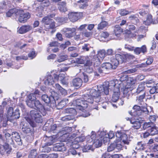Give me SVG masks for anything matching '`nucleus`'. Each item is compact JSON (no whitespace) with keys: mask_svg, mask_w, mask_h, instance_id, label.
Listing matches in <instances>:
<instances>
[{"mask_svg":"<svg viewBox=\"0 0 158 158\" xmlns=\"http://www.w3.org/2000/svg\"><path fill=\"white\" fill-rule=\"evenodd\" d=\"M67 55H61L59 56L58 59L55 61V62H61L68 59Z\"/></svg>","mask_w":158,"mask_h":158,"instance_id":"41","label":"nucleus"},{"mask_svg":"<svg viewBox=\"0 0 158 158\" xmlns=\"http://www.w3.org/2000/svg\"><path fill=\"white\" fill-rule=\"evenodd\" d=\"M124 87L123 86L122 81L117 79H114L109 82H105L102 85H100L97 86L98 90L92 88L87 90V93H89L92 99H94L95 107H93V109L98 110V105L101 104L106 103L104 99L101 97L102 95L104 94L107 95L109 94V89L112 90L113 91L118 89L121 90L124 89Z\"/></svg>","mask_w":158,"mask_h":158,"instance_id":"1","label":"nucleus"},{"mask_svg":"<svg viewBox=\"0 0 158 158\" xmlns=\"http://www.w3.org/2000/svg\"><path fill=\"white\" fill-rule=\"evenodd\" d=\"M85 139V137L84 136H79L76 137L74 139V141L78 143L83 141Z\"/></svg>","mask_w":158,"mask_h":158,"instance_id":"60","label":"nucleus"},{"mask_svg":"<svg viewBox=\"0 0 158 158\" xmlns=\"http://www.w3.org/2000/svg\"><path fill=\"white\" fill-rule=\"evenodd\" d=\"M53 77H54L55 80L56 81L58 80L60 81L65 78V75L64 74H60L58 75L55 73H53Z\"/></svg>","mask_w":158,"mask_h":158,"instance_id":"40","label":"nucleus"},{"mask_svg":"<svg viewBox=\"0 0 158 158\" xmlns=\"http://www.w3.org/2000/svg\"><path fill=\"white\" fill-rule=\"evenodd\" d=\"M96 134L94 132L92 131L91 135L86 137V140L88 143H92V146L96 148H98L101 146L102 142L100 140L96 139Z\"/></svg>","mask_w":158,"mask_h":158,"instance_id":"7","label":"nucleus"},{"mask_svg":"<svg viewBox=\"0 0 158 158\" xmlns=\"http://www.w3.org/2000/svg\"><path fill=\"white\" fill-rule=\"evenodd\" d=\"M152 22V16L151 15H147L146 20L143 21V23L146 25H150Z\"/></svg>","mask_w":158,"mask_h":158,"instance_id":"38","label":"nucleus"},{"mask_svg":"<svg viewBox=\"0 0 158 158\" xmlns=\"http://www.w3.org/2000/svg\"><path fill=\"white\" fill-rule=\"evenodd\" d=\"M149 131L150 132V135H154L157 134L158 131L153 126H152Z\"/></svg>","mask_w":158,"mask_h":158,"instance_id":"56","label":"nucleus"},{"mask_svg":"<svg viewBox=\"0 0 158 158\" xmlns=\"http://www.w3.org/2000/svg\"><path fill=\"white\" fill-rule=\"evenodd\" d=\"M120 94V89H118L114 91L111 101L114 102H116L118 100Z\"/></svg>","mask_w":158,"mask_h":158,"instance_id":"22","label":"nucleus"},{"mask_svg":"<svg viewBox=\"0 0 158 158\" xmlns=\"http://www.w3.org/2000/svg\"><path fill=\"white\" fill-rule=\"evenodd\" d=\"M94 99L91 97L89 93L84 95L83 97L81 99H77L73 102V104L76 105V109L73 108H69L65 110V112L66 113L71 114V116L73 117L77 114V110H82L84 108L88 107V103L94 104Z\"/></svg>","mask_w":158,"mask_h":158,"instance_id":"2","label":"nucleus"},{"mask_svg":"<svg viewBox=\"0 0 158 158\" xmlns=\"http://www.w3.org/2000/svg\"><path fill=\"white\" fill-rule=\"evenodd\" d=\"M53 74L52 73L50 75H48L46 77L44 83L46 85H52L56 80H55L54 77L53 78Z\"/></svg>","mask_w":158,"mask_h":158,"instance_id":"15","label":"nucleus"},{"mask_svg":"<svg viewBox=\"0 0 158 158\" xmlns=\"http://www.w3.org/2000/svg\"><path fill=\"white\" fill-rule=\"evenodd\" d=\"M88 58L87 56H81L72 60L71 62L79 64H84L85 63V64L87 62V61H89L88 59Z\"/></svg>","mask_w":158,"mask_h":158,"instance_id":"14","label":"nucleus"},{"mask_svg":"<svg viewBox=\"0 0 158 158\" xmlns=\"http://www.w3.org/2000/svg\"><path fill=\"white\" fill-rule=\"evenodd\" d=\"M108 24L105 21H102L98 25V30L103 29L106 27Z\"/></svg>","mask_w":158,"mask_h":158,"instance_id":"44","label":"nucleus"},{"mask_svg":"<svg viewBox=\"0 0 158 158\" xmlns=\"http://www.w3.org/2000/svg\"><path fill=\"white\" fill-rule=\"evenodd\" d=\"M53 149L55 151H64L66 148L63 143H58L53 146Z\"/></svg>","mask_w":158,"mask_h":158,"instance_id":"17","label":"nucleus"},{"mask_svg":"<svg viewBox=\"0 0 158 158\" xmlns=\"http://www.w3.org/2000/svg\"><path fill=\"white\" fill-rule=\"evenodd\" d=\"M36 96L34 95V94L31 93L29 94L26 101L27 105L29 107H32L33 106L32 103L36 100Z\"/></svg>","mask_w":158,"mask_h":158,"instance_id":"16","label":"nucleus"},{"mask_svg":"<svg viewBox=\"0 0 158 158\" xmlns=\"http://www.w3.org/2000/svg\"><path fill=\"white\" fill-rule=\"evenodd\" d=\"M55 136L53 135L48 137V141H50L47 143V144L48 145H51L54 142H55V139H54Z\"/></svg>","mask_w":158,"mask_h":158,"instance_id":"51","label":"nucleus"},{"mask_svg":"<svg viewBox=\"0 0 158 158\" xmlns=\"http://www.w3.org/2000/svg\"><path fill=\"white\" fill-rule=\"evenodd\" d=\"M137 120H135L133 119L130 120L131 123L132 124V127L136 129H138L141 127V123L139 120V118L137 117Z\"/></svg>","mask_w":158,"mask_h":158,"instance_id":"19","label":"nucleus"},{"mask_svg":"<svg viewBox=\"0 0 158 158\" xmlns=\"http://www.w3.org/2000/svg\"><path fill=\"white\" fill-rule=\"evenodd\" d=\"M125 56V61L127 60L133 59L134 58V56L130 54L127 53L124 54Z\"/></svg>","mask_w":158,"mask_h":158,"instance_id":"63","label":"nucleus"},{"mask_svg":"<svg viewBox=\"0 0 158 158\" xmlns=\"http://www.w3.org/2000/svg\"><path fill=\"white\" fill-rule=\"evenodd\" d=\"M114 31L115 35L118 36V35L123 32V30L119 25H116L114 27Z\"/></svg>","mask_w":158,"mask_h":158,"instance_id":"32","label":"nucleus"},{"mask_svg":"<svg viewBox=\"0 0 158 158\" xmlns=\"http://www.w3.org/2000/svg\"><path fill=\"white\" fill-rule=\"evenodd\" d=\"M150 93L151 94H154L155 92H158V84H157L156 86L152 87L150 90Z\"/></svg>","mask_w":158,"mask_h":158,"instance_id":"50","label":"nucleus"},{"mask_svg":"<svg viewBox=\"0 0 158 158\" xmlns=\"http://www.w3.org/2000/svg\"><path fill=\"white\" fill-rule=\"evenodd\" d=\"M55 23L53 20L52 21H50L48 24L44 26L45 30H48L50 29H53L55 27Z\"/></svg>","mask_w":158,"mask_h":158,"instance_id":"36","label":"nucleus"},{"mask_svg":"<svg viewBox=\"0 0 158 158\" xmlns=\"http://www.w3.org/2000/svg\"><path fill=\"white\" fill-rule=\"evenodd\" d=\"M74 117L73 116L67 115L62 117L61 118V120L63 121H68L71 120H73L74 119Z\"/></svg>","mask_w":158,"mask_h":158,"instance_id":"49","label":"nucleus"},{"mask_svg":"<svg viewBox=\"0 0 158 158\" xmlns=\"http://www.w3.org/2000/svg\"><path fill=\"white\" fill-rule=\"evenodd\" d=\"M58 127L57 126L56 124L53 125L51 127V131H53V133H58L59 131Z\"/></svg>","mask_w":158,"mask_h":158,"instance_id":"58","label":"nucleus"},{"mask_svg":"<svg viewBox=\"0 0 158 158\" xmlns=\"http://www.w3.org/2000/svg\"><path fill=\"white\" fill-rule=\"evenodd\" d=\"M32 28V27L29 25H23L18 29L17 32L21 34H24L31 30Z\"/></svg>","mask_w":158,"mask_h":158,"instance_id":"18","label":"nucleus"},{"mask_svg":"<svg viewBox=\"0 0 158 158\" xmlns=\"http://www.w3.org/2000/svg\"><path fill=\"white\" fill-rule=\"evenodd\" d=\"M152 126H154V124L152 123L146 122L143 124V128L144 129H145L149 127L151 128Z\"/></svg>","mask_w":158,"mask_h":158,"instance_id":"54","label":"nucleus"},{"mask_svg":"<svg viewBox=\"0 0 158 158\" xmlns=\"http://www.w3.org/2000/svg\"><path fill=\"white\" fill-rule=\"evenodd\" d=\"M134 50V52L136 54H139L141 52L144 53L146 52V48L145 45H143L141 48H136Z\"/></svg>","mask_w":158,"mask_h":158,"instance_id":"23","label":"nucleus"},{"mask_svg":"<svg viewBox=\"0 0 158 158\" xmlns=\"http://www.w3.org/2000/svg\"><path fill=\"white\" fill-rule=\"evenodd\" d=\"M128 29L126 30L125 32V39L128 40L129 38H136L137 34L139 33H145L147 31V29L146 27L144 26H142L138 30H136L134 32H132L131 31H133L135 29V27L133 25H128L127 26Z\"/></svg>","mask_w":158,"mask_h":158,"instance_id":"3","label":"nucleus"},{"mask_svg":"<svg viewBox=\"0 0 158 158\" xmlns=\"http://www.w3.org/2000/svg\"><path fill=\"white\" fill-rule=\"evenodd\" d=\"M77 135H78L75 133H69L67 138V140L72 141V140Z\"/></svg>","mask_w":158,"mask_h":158,"instance_id":"55","label":"nucleus"},{"mask_svg":"<svg viewBox=\"0 0 158 158\" xmlns=\"http://www.w3.org/2000/svg\"><path fill=\"white\" fill-rule=\"evenodd\" d=\"M57 157L56 154H50L48 155L46 154H42L39 155L37 158H55Z\"/></svg>","mask_w":158,"mask_h":158,"instance_id":"33","label":"nucleus"},{"mask_svg":"<svg viewBox=\"0 0 158 158\" xmlns=\"http://www.w3.org/2000/svg\"><path fill=\"white\" fill-rule=\"evenodd\" d=\"M145 94L144 92L142 95H140L138 97H137V98L136 99L137 102L139 103H141L143 102V99L145 96Z\"/></svg>","mask_w":158,"mask_h":158,"instance_id":"57","label":"nucleus"},{"mask_svg":"<svg viewBox=\"0 0 158 158\" xmlns=\"http://www.w3.org/2000/svg\"><path fill=\"white\" fill-rule=\"evenodd\" d=\"M106 54V51L104 50H102L98 52V56L102 59H103L104 58Z\"/></svg>","mask_w":158,"mask_h":158,"instance_id":"47","label":"nucleus"},{"mask_svg":"<svg viewBox=\"0 0 158 158\" xmlns=\"http://www.w3.org/2000/svg\"><path fill=\"white\" fill-rule=\"evenodd\" d=\"M36 54L34 50L30 52L28 54V57L31 59H32L34 58L36 56Z\"/></svg>","mask_w":158,"mask_h":158,"instance_id":"59","label":"nucleus"},{"mask_svg":"<svg viewBox=\"0 0 158 158\" xmlns=\"http://www.w3.org/2000/svg\"><path fill=\"white\" fill-rule=\"evenodd\" d=\"M87 0H81L77 2V4L80 8L84 9L87 6Z\"/></svg>","mask_w":158,"mask_h":158,"instance_id":"30","label":"nucleus"},{"mask_svg":"<svg viewBox=\"0 0 158 158\" xmlns=\"http://www.w3.org/2000/svg\"><path fill=\"white\" fill-rule=\"evenodd\" d=\"M58 8L61 12H65L67 10L66 3L64 2H60L58 3Z\"/></svg>","mask_w":158,"mask_h":158,"instance_id":"24","label":"nucleus"},{"mask_svg":"<svg viewBox=\"0 0 158 158\" xmlns=\"http://www.w3.org/2000/svg\"><path fill=\"white\" fill-rule=\"evenodd\" d=\"M92 64V62H91L90 60L87 61V62L85 64L86 66V71L88 73H90L93 71Z\"/></svg>","mask_w":158,"mask_h":158,"instance_id":"31","label":"nucleus"},{"mask_svg":"<svg viewBox=\"0 0 158 158\" xmlns=\"http://www.w3.org/2000/svg\"><path fill=\"white\" fill-rule=\"evenodd\" d=\"M53 86L58 90L59 92L62 95L65 96L67 95V92L59 84H56L55 85V86Z\"/></svg>","mask_w":158,"mask_h":158,"instance_id":"26","label":"nucleus"},{"mask_svg":"<svg viewBox=\"0 0 158 158\" xmlns=\"http://www.w3.org/2000/svg\"><path fill=\"white\" fill-rule=\"evenodd\" d=\"M18 10L15 8L10 10L6 13V16L8 17L13 16L14 17H16L17 15V11Z\"/></svg>","mask_w":158,"mask_h":158,"instance_id":"21","label":"nucleus"},{"mask_svg":"<svg viewBox=\"0 0 158 158\" xmlns=\"http://www.w3.org/2000/svg\"><path fill=\"white\" fill-rule=\"evenodd\" d=\"M5 136L6 139V142H8L10 144H13V140L12 139L11 136L10 134L6 132L5 134Z\"/></svg>","mask_w":158,"mask_h":158,"instance_id":"35","label":"nucleus"},{"mask_svg":"<svg viewBox=\"0 0 158 158\" xmlns=\"http://www.w3.org/2000/svg\"><path fill=\"white\" fill-rule=\"evenodd\" d=\"M52 19L49 18L48 16H45L44 17L42 20V22L44 24V26L48 24V23L50 21H52Z\"/></svg>","mask_w":158,"mask_h":158,"instance_id":"43","label":"nucleus"},{"mask_svg":"<svg viewBox=\"0 0 158 158\" xmlns=\"http://www.w3.org/2000/svg\"><path fill=\"white\" fill-rule=\"evenodd\" d=\"M17 13V15L16 18H18V20L20 23H25L30 17L29 13H24L22 10H18Z\"/></svg>","mask_w":158,"mask_h":158,"instance_id":"9","label":"nucleus"},{"mask_svg":"<svg viewBox=\"0 0 158 158\" xmlns=\"http://www.w3.org/2000/svg\"><path fill=\"white\" fill-rule=\"evenodd\" d=\"M93 146L91 145H89L87 144L85 146H84V148L82 149L83 152H86L88 150L91 149Z\"/></svg>","mask_w":158,"mask_h":158,"instance_id":"62","label":"nucleus"},{"mask_svg":"<svg viewBox=\"0 0 158 158\" xmlns=\"http://www.w3.org/2000/svg\"><path fill=\"white\" fill-rule=\"evenodd\" d=\"M119 13L122 16H124L129 14V12L125 9H121L119 11Z\"/></svg>","mask_w":158,"mask_h":158,"instance_id":"64","label":"nucleus"},{"mask_svg":"<svg viewBox=\"0 0 158 158\" xmlns=\"http://www.w3.org/2000/svg\"><path fill=\"white\" fill-rule=\"evenodd\" d=\"M6 116L7 121L13 122L20 117L19 110L17 109L14 112L13 108L10 107L7 110Z\"/></svg>","mask_w":158,"mask_h":158,"instance_id":"5","label":"nucleus"},{"mask_svg":"<svg viewBox=\"0 0 158 158\" xmlns=\"http://www.w3.org/2000/svg\"><path fill=\"white\" fill-rule=\"evenodd\" d=\"M55 20L59 24H61L66 22L67 20V18L63 17H57L56 18Z\"/></svg>","mask_w":158,"mask_h":158,"instance_id":"42","label":"nucleus"},{"mask_svg":"<svg viewBox=\"0 0 158 158\" xmlns=\"http://www.w3.org/2000/svg\"><path fill=\"white\" fill-rule=\"evenodd\" d=\"M125 58V57L124 54H116L115 55V58L112 59V64L114 65V68L116 69L119 64L126 62Z\"/></svg>","mask_w":158,"mask_h":158,"instance_id":"10","label":"nucleus"},{"mask_svg":"<svg viewBox=\"0 0 158 158\" xmlns=\"http://www.w3.org/2000/svg\"><path fill=\"white\" fill-rule=\"evenodd\" d=\"M145 85V82L139 84L137 89L136 93L137 94H139L141 92H143V93L144 92L145 93L144 91Z\"/></svg>","mask_w":158,"mask_h":158,"instance_id":"28","label":"nucleus"},{"mask_svg":"<svg viewBox=\"0 0 158 158\" xmlns=\"http://www.w3.org/2000/svg\"><path fill=\"white\" fill-rule=\"evenodd\" d=\"M44 8L42 6H40L38 7L36 9V15L39 17L42 16V12L44 10Z\"/></svg>","mask_w":158,"mask_h":158,"instance_id":"34","label":"nucleus"},{"mask_svg":"<svg viewBox=\"0 0 158 158\" xmlns=\"http://www.w3.org/2000/svg\"><path fill=\"white\" fill-rule=\"evenodd\" d=\"M133 109L135 110L134 112L135 114H136L137 115H139V113L140 112L141 107L137 105H135L133 107Z\"/></svg>","mask_w":158,"mask_h":158,"instance_id":"53","label":"nucleus"},{"mask_svg":"<svg viewBox=\"0 0 158 158\" xmlns=\"http://www.w3.org/2000/svg\"><path fill=\"white\" fill-rule=\"evenodd\" d=\"M33 106L31 108L35 106L38 109L37 110H40L41 114L43 116H45L46 114V111L43 105L39 101L37 100H36L32 103Z\"/></svg>","mask_w":158,"mask_h":158,"instance_id":"12","label":"nucleus"},{"mask_svg":"<svg viewBox=\"0 0 158 158\" xmlns=\"http://www.w3.org/2000/svg\"><path fill=\"white\" fill-rule=\"evenodd\" d=\"M72 83L74 86L80 87L82 85V81L80 78H76L73 80Z\"/></svg>","mask_w":158,"mask_h":158,"instance_id":"29","label":"nucleus"},{"mask_svg":"<svg viewBox=\"0 0 158 158\" xmlns=\"http://www.w3.org/2000/svg\"><path fill=\"white\" fill-rule=\"evenodd\" d=\"M114 143L116 149L119 151L122 149L123 145L121 144V142L120 140L118 141V139H117L114 142Z\"/></svg>","mask_w":158,"mask_h":158,"instance_id":"39","label":"nucleus"},{"mask_svg":"<svg viewBox=\"0 0 158 158\" xmlns=\"http://www.w3.org/2000/svg\"><path fill=\"white\" fill-rule=\"evenodd\" d=\"M82 15L81 12H73L69 13L68 16L69 19L72 22H75L80 19Z\"/></svg>","mask_w":158,"mask_h":158,"instance_id":"13","label":"nucleus"},{"mask_svg":"<svg viewBox=\"0 0 158 158\" xmlns=\"http://www.w3.org/2000/svg\"><path fill=\"white\" fill-rule=\"evenodd\" d=\"M59 97V95L53 91L52 93V95L48 96L46 94H43L41 96V99L46 103H50L53 106L56 105V100H58Z\"/></svg>","mask_w":158,"mask_h":158,"instance_id":"6","label":"nucleus"},{"mask_svg":"<svg viewBox=\"0 0 158 158\" xmlns=\"http://www.w3.org/2000/svg\"><path fill=\"white\" fill-rule=\"evenodd\" d=\"M12 135L14 139L16 142L18 143V144L19 145H21L22 144L20 137L18 133L16 132H13L12 134Z\"/></svg>","mask_w":158,"mask_h":158,"instance_id":"25","label":"nucleus"},{"mask_svg":"<svg viewBox=\"0 0 158 158\" xmlns=\"http://www.w3.org/2000/svg\"><path fill=\"white\" fill-rule=\"evenodd\" d=\"M153 61V59L152 57L148 58L146 62V64L144 63H142L140 64H139L138 66L140 67H145L147 65H150L151 64Z\"/></svg>","mask_w":158,"mask_h":158,"instance_id":"37","label":"nucleus"},{"mask_svg":"<svg viewBox=\"0 0 158 158\" xmlns=\"http://www.w3.org/2000/svg\"><path fill=\"white\" fill-rule=\"evenodd\" d=\"M72 130V128L70 127H65L61 131L59 132V133H63L64 135H67L68 133Z\"/></svg>","mask_w":158,"mask_h":158,"instance_id":"45","label":"nucleus"},{"mask_svg":"<svg viewBox=\"0 0 158 158\" xmlns=\"http://www.w3.org/2000/svg\"><path fill=\"white\" fill-rule=\"evenodd\" d=\"M144 145L141 142H138L136 147H135V149L139 150V151L143 150L144 148Z\"/></svg>","mask_w":158,"mask_h":158,"instance_id":"48","label":"nucleus"},{"mask_svg":"<svg viewBox=\"0 0 158 158\" xmlns=\"http://www.w3.org/2000/svg\"><path fill=\"white\" fill-rule=\"evenodd\" d=\"M111 63L109 62H106L103 63L102 66L101 67L97 68L96 69V71L94 72V73L95 76H98L99 74L98 73H106V71L109 70L110 69H114V65L112 64V60H111Z\"/></svg>","mask_w":158,"mask_h":158,"instance_id":"4","label":"nucleus"},{"mask_svg":"<svg viewBox=\"0 0 158 158\" xmlns=\"http://www.w3.org/2000/svg\"><path fill=\"white\" fill-rule=\"evenodd\" d=\"M40 110H34L30 111V115L32 120L37 123H41L43 119Z\"/></svg>","mask_w":158,"mask_h":158,"instance_id":"8","label":"nucleus"},{"mask_svg":"<svg viewBox=\"0 0 158 158\" xmlns=\"http://www.w3.org/2000/svg\"><path fill=\"white\" fill-rule=\"evenodd\" d=\"M37 155L36 150H32L31 151L30 154L29 155V158H35Z\"/></svg>","mask_w":158,"mask_h":158,"instance_id":"52","label":"nucleus"},{"mask_svg":"<svg viewBox=\"0 0 158 158\" xmlns=\"http://www.w3.org/2000/svg\"><path fill=\"white\" fill-rule=\"evenodd\" d=\"M5 142V144L0 148V152L2 155H3L5 152H8L11 150L9 147L10 144L6 142Z\"/></svg>","mask_w":158,"mask_h":158,"instance_id":"20","label":"nucleus"},{"mask_svg":"<svg viewBox=\"0 0 158 158\" xmlns=\"http://www.w3.org/2000/svg\"><path fill=\"white\" fill-rule=\"evenodd\" d=\"M66 30L68 31H70V32L66 33L65 34L66 36L68 38L72 37L74 35V32L76 31V29L74 28H67Z\"/></svg>","mask_w":158,"mask_h":158,"instance_id":"27","label":"nucleus"},{"mask_svg":"<svg viewBox=\"0 0 158 158\" xmlns=\"http://www.w3.org/2000/svg\"><path fill=\"white\" fill-rule=\"evenodd\" d=\"M148 107H142V106H141V109L140 110V112H143L145 113V114H148L149 113Z\"/></svg>","mask_w":158,"mask_h":158,"instance_id":"61","label":"nucleus"},{"mask_svg":"<svg viewBox=\"0 0 158 158\" xmlns=\"http://www.w3.org/2000/svg\"><path fill=\"white\" fill-rule=\"evenodd\" d=\"M115 136L116 138L118 139V141L122 140L124 144H129V138L126 134L122 133L120 131H118L116 133Z\"/></svg>","mask_w":158,"mask_h":158,"instance_id":"11","label":"nucleus"},{"mask_svg":"<svg viewBox=\"0 0 158 158\" xmlns=\"http://www.w3.org/2000/svg\"><path fill=\"white\" fill-rule=\"evenodd\" d=\"M68 102V99H64L59 103L58 106L60 107V108H62L65 106Z\"/></svg>","mask_w":158,"mask_h":158,"instance_id":"46","label":"nucleus"}]
</instances>
